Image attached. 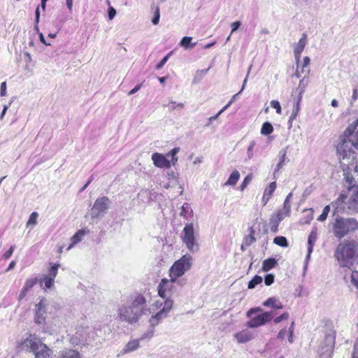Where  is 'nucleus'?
Here are the masks:
<instances>
[{"mask_svg": "<svg viewBox=\"0 0 358 358\" xmlns=\"http://www.w3.org/2000/svg\"><path fill=\"white\" fill-rule=\"evenodd\" d=\"M287 331L285 329H282L277 335V338L282 340L285 338Z\"/></svg>", "mask_w": 358, "mask_h": 358, "instance_id": "60", "label": "nucleus"}, {"mask_svg": "<svg viewBox=\"0 0 358 358\" xmlns=\"http://www.w3.org/2000/svg\"><path fill=\"white\" fill-rule=\"evenodd\" d=\"M145 299L141 294L129 296L126 301H122L118 308V318L122 322L129 324L137 322L141 317L146 315Z\"/></svg>", "mask_w": 358, "mask_h": 358, "instance_id": "1", "label": "nucleus"}, {"mask_svg": "<svg viewBox=\"0 0 358 358\" xmlns=\"http://www.w3.org/2000/svg\"><path fill=\"white\" fill-rule=\"evenodd\" d=\"M193 215V210L191 206L188 203H185L181 207L180 215L185 218L192 217Z\"/></svg>", "mask_w": 358, "mask_h": 358, "instance_id": "29", "label": "nucleus"}, {"mask_svg": "<svg viewBox=\"0 0 358 358\" xmlns=\"http://www.w3.org/2000/svg\"><path fill=\"white\" fill-rule=\"evenodd\" d=\"M273 243L282 248H287L289 245L287 238L282 236L275 237L273 239Z\"/></svg>", "mask_w": 358, "mask_h": 358, "instance_id": "35", "label": "nucleus"}, {"mask_svg": "<svg viewBox=\"0 0 358 358\" xmlns=\"http://www.w3.org/2000/svg\"><path fill=\"white\" fill-rule=\"evenodd\" d=\"M277 264V259L273 257H270L263 261L262 268L264 271H268L275 267Z\"/></svg>", "mask_w": 358, "mask_h": 358, "instance_id": "25", "label": "nucleus"}, {"mask_svg": "<svg viewBox=\"0 0 358 358\" xmlns=\"http://www.w3.org/2000/svg\"><path fill=\"white\" fill-rule=\"evenodd\" d=\"M89 232V230H86L84 229H79L76 232V234L71 237V244L68 247V250L71 249L74 245L80 242L84 236Z\"/></svg>", "mask_w": 358, "mask_h": 358, "instance_id": "22", "label": "nucleus"}, {"mask_svg": "<svg viewBox=\"0 0 358 358\" xmlns=\"http://www.w3.org/2000/svg\"><path fill=\"white\" fill-rule=\"evenodd\" d=\"M334 208L332 220L329 223L334 236L341 240L358 230V221L354 217H344Z\"/></svg>", "mask_w": 358, "mask_h": 358, "instance_id": "5", "label": "nucleus"}, {"mask_svg": "<svg viewBox=\"0 0 358 358\" xmlns=\"http://www.w3.org/2000/svg\"><path fill=\"white\" fill-rule=\"evenodd\" d=\"M286 157H287V150L286 149H282L281 150L279 151V153H278L279 161H278V164H276V166L274 169L273 173L274 179H277L278 178L279 171L281 169H282V167L285 164Z\"/></svg>", "mask_w": 358, "mask_h": 358, "instance_id": "20", "label": "nucleus"}, {"mask_svg": "<svg viewBox=\"0 0 358 358\" xmlns=\"http://www.w3.org/2000/svg\"><path fill=\"white\" fill-rule=\"evenodd\" d=\"M173 301L172 299H166L164 301L163 308L157 313L153 315L150 320V326L155 327L159 323L168 316V313L172 309Z\"/></svg>", "mask_w": 358, "mask_h": 358, "instance_id": "12", "label": "nucleus"}, {"mask_svg": "<svg viewBox=\"0 0 358 358\" xmlns=\"http://www.w3.org/2000/svg\"><path fill=\"white\" fill-rule=\"evenodd\" d=\"M192 37L184 36L180 42V45L185 50L193 48L196 45V43H192Z\"/></svg>", "mask_w": 358, "mask_h": 358, "instance_id": "27", "label": "nucleus"}, {"mask_svg": "<svg viewBox=\"0 0 358 358\" xmlns=\"http://www.w3.org/2000/svg\"><path fill=\"white\" fill-rule=\"evenodd\" d=\"M192 259L191 255H185L174 262L169 269V275L173 281H177L178 278H180L186 271L190 269Z\"/></svg>", "mask_w": 358, "mask_h": 358, "instance_id": "9", "label": "nucleus"}, {"mask_svg": "<svg viewBox=\"0 0 358 358\" xmlns=\"http://www.w3.org/2000/svg\"><path fill=\"white\" fill-rule=\"evenodd\" d=\"M358 151V119L350 124L341 136L336 146V153L340 160L349 159Z\"/></svg>", "mask_w": 358, "mask_h": 358, "instance_id": "2", "label": "nucleus"}, {"mask_svg": "<svg viewBox=\"0 0 358 358\" xmlns=\"http://www.w3.org/2000/svg\"><path fill=\"white\" fill-rule=\"evenodd\" d=\"M228 108V106H224L216 115L211 116L208 120L209 122L206 124V126H208L210 124V122L215 120L225 110Z\"/></svg>", "mask_w": 358, "mask_h": 358, "instance_id": "51", "label": "nucleus"}, {"mask_svg": "<svg viewBox=\"0 0 358 358\" xmlns=\"http://www.w3.org/2000/svg\"><path fill=\"white\" fill-rule=\"evenodd\" d=\"M303 89H301V92H299V97L294 104L292 112L290 115L291 120H295L296 116L298 115V113H299V111L300 109L299 105H300V102L301 100V94L303 93Z\"/></svg>", "mask_w": 358, "mask_h": 358, "instance_id": "26", "label": "nucleus"}, {"mask_svg": "<svg viewBox=\"0 0 358 358\" xmlns=\"http://www.w3.org/2000/svg\"><path fill=\"white\" fill-rule=\"evenodd\" d=\"M292 196V193L290 192L286 197L284 203H283V210L285 215H289L291 210V204H290V199Z\"/></svg>", "mask_w": 358, "mask_h": 358, "instance_id": "36", "label": "nucleus"}, {"mask_svg": "<svg viewBox=\"0 0 358 358\" xmlns=\"http://www.w3.org/2000/svg\"><path fill=\"white\" fill-rule=\"evenodd\" d=\"M28 291L29 290L26 289L24 287H22L18 296L19 301H21L23 298L25 297V296L27 294Z\"/></svg>", "mask_w": 358, "mask_h": 358, "instance_id": "58", "label": "nucleus"}, {"mask_svg": "<svg viewBox=\"0 0 358 358\" xmlns=\"http://www.w3.org/2000/svg\"><path fill=\"white\" fill-rule=\"evenodd\" d=\"M251 180V178L250 176H247L243 181L242 182L241 185V189H244V188L246 187V186L248 185V182Z\"/></svg>", "mask_w": 358, "mask_h": 358, "instance_id": "56", "label": "nucleus"}, {"mask_svg": "<svg viewBox=\"0 0 358 358\" xmlns=\"http://www.w3.org/2000/svg\"><path fill=\"white\" fill-rule=\"evenodd\" d=\"M62 358H81L80 353L75 350L65 349L62 352Z\"/></svg>", "mask_w": 358, "mask_h": 358, "instance_id": "28", "label": "nucleus"}, {"mask_svg": "<svg viewBox=\"0 0 358 358\" xmlns=\"http://www.w3.org/2000/svg\"><path fill=\"white\" fill-rule=\"evenodd\" d=\"M271 106L272 108H273L274 109H275L276 110V113L278 114H281L282 113V108H281V106H280V103L278 101H276V100H272L271 101Z\"/></svg>", "mask_w": 358, "mask_h": 358, "instance_id": "49", "label": "nucleus"}, {"mask_svg": "<svg viewBox=\"0 0 358 358\" xmlns=\"http://www.w3.org/2000/svg\"><path fill=\"white\" fill-rule=\"evenodd\" d=\"M155 333V327L150 326V329L141 336V340L145 338H150L153 336Z\"/></svg>", "mask_w": 358, "mask_h": 358, "instance_id": "48", "label": "nucleus"}, {"mask_svg": "<svg viewBox=\"0 0 358 358\" xmlns=\"http://www.w3.org/2000/svg\"><path fill=\"white\" fill-rule=\"evenodd\" d=\"M263 278L258 275H255L248 282V288L254 289L257 285L262 282Z\"/></svg>", "mask_w": 358, "mask_h": 358, "instance_id": "33", "label": "nucleus"}, {"mask_svg": "<svg viewBox=\"0 0 358 358\" xmlns=\"http://www.w3.org/2000/svg\"><path fill=\"white\" fill-rule=\"evenodd\" d=\"M87 329H82L81 330H78L76 331L75 335L71 338V342L73 345H88L87 336Z\"/></svg>", "mask_w": 358, "mask_h": 358, "instance_id": "17", "label": "nucleus"}, {"mask_svg": "<svg viewBox=\"0 0 358 358\" xmlns=\"http://www.w3.org/2000/svg\"><path fill=\"white\" fill-rule=\"evenodd\" d=\"M186 283H187V280L186 279H185V278H182V279L178 278L177 279V282H174L173 285L174 284H177V285H178L182 287V286L185 285Z\"/></svg>", "mask_w": 358, "mask_h": 358, "instance_id": "62", "label": "nucleus"}, {"mask_svg": "<svg viewBox=\"0 0 358 358\" xmlns=\"http://www.w3.org/2000/svg\"><path fill=\"white\" fill-rule=\"evenodd\" d=\"M160 17L159 8L158 6L155 7L154 10V15L152 19L151 22H159Z\"/></svg>", "mask_w": 358, "mask_h": 358, "instance_id": "53", "label": "nucleus"}, {"mask_svg": "<svg viewBox=\"0 0 358 358\" xmlns=\"http://www.w3.org/2000/svg\"><path fill=\"white\" fill-rule=\"evenodd\" d=\"M54 280L55 278L52 277L45 275L43 277L42 282L44 283L45 288L50 289L53 285Z\"/></svg>", "mask_w": 358, "mask_h": 358, "instance_id": "42", "label": "nucleus"}, {"mask_svg": "<svg viewBox=\"0 0 358 358\" xmlns=\"http://www.w3.org/2000/svg\"><path fill=\"white\" fill-rule=\"evenodd\" d=\"M139 347L138 340L130 341L125 346L124 352L127 353L136 350Z\"/></svg>", "mask_w": 358, "mask_h": 358, "instance_id": "32", "label": "nucleus"}, {"mask_svg": "<svg viewBox=\"0 0 358 358\" xmlns=\"http://www.w3.org/2000/svg\"><path fill=\"white\" fill-rule=\"evenodd\" d=\"M340 266L351 268L358 263V243L355 241L340 243L334 252Z\"/></svg>", "mask_w": 358, "mask_h": 358, "instance_id": "4", "label": "nucleus"}, {"mask_svg": "<svg viewBox=\"0 0 358 358\" xmlns=\"http://www.w3.org/2000/svg\"><path fill=\"white\" fill-rule=\"evenodd\" d=\"M115 15H116L115 9L113 8V7H110L108 8V20H112Z\"/></svg>", "mask_w": 358, "mask_h": 358, "instance_id": "55", "label": "nucleus"}, {"mask_svg": "<svg viewBox=\"0 0 358 358\" xmlns=\"http://www.w3.org/2000/svg\"><path fill=\"white\" fill-rule=\"evenodd\" d=\"M344 178L345 180V182L348 184V187L356 185L355 178L350 173L345 171Z\"/></svg>", "mask_w": 358, "mask_h": 358, "instance_id": "39", "label": "nucleus"}, {"mask_svg": "<svg viewBox=\"0 0 358 358\" xmlns=\"http://www.w3.org/2000/svg\"><path fill=\"white\" fill-rule=\"evenodd\" d=\"M255 334L248 329H243L234 334V338L238 343H245L255 338Z\"/></svg>", "mask_w": 358, "mask_h": 358, "instance_id": "18", "label": "nucleus"}, {"mask_svg": "<svg viewBox=\"0 0 358 358\" xmlns=\"http://www.w3.org/2000/svg\"><path fill=\"white\" fill-rule=\"evenodd\" d=\"M167 106L169 107V110H174L176 109V102L171 101Z\"/></svg>", "mask_w": 358, "mask_h": 358, "instance_id": "63", "label": "nucleus"}, {"mask_svg": "<svg viewBox=\"0 0 358 358\" xmlns=\"http://www.w3.org/2000/svg\"><path fill=\"white\" fill-rule=\"evenodd\" d=\"M243 241L246 246L249 247L256 241V238L255 236H252V235H247L244 237Z\"/></svg>", "mask_w": 358, "mask_h": 358, "instance_id": "46", "label": "nucleus"}, {"mask_svg": "<svg viewBox=\"0 0 358 358\" xmlns=\"http://www.w3.org/2000/svg\"><path fill=\"white\" fill-rule=\"evenodd\" d=\"M152 160L155 166L158 168L169 169L171 166V162L166 158L162 154L155 152L152 155Z\"/></svg>", "mask_w": 358, "mask_h": 358, "instance_id": "16", "label": "nucleus"}, {"mask_svg": "<svg viewBox=\"0 0 358 358\" xmlns=\"http://www.w3.org/2000/svg\"><path fill=\"white\" fill-rule=\"evenodd\" d=\"M36 278L27 279L24 285V287L28 290H29L36 284Z\"/></svg>", "mask_w": 358, "mask_h": 358, "instance_id": "47", "label": "nucleus"}, {"mask_svg": "<svg viewBox=\"0 0 358 358\" xmlns=\"http://www.w3.org/2000/svg\"><path fill=\"white\" fill-rule=\"evenodd\" d=\"M142 87V83L136 85L128 93V95H132L136 93Z\"/></svg>", "mask_w": 358, "mask_h": 358, "instance_id": "59", "label": "nucleus"}, {"mask_svg": "<svg viewBox=\"0 0 358 358\" xmlns=\"http://www.w3.org/2000/svg\"><path fill=\"white\" fill-rule=\"evenodd\" d=\"M263 306L266 307H271L275 309H282L283 306L275 297H270L267 299L264 303Z\"/></svg>", "mask_w": 358, "mask_h": 358, "instance_id": "24", "label": "nucleus"}, {"mask_svg": "<svg viewBox=\"0 0 358 358\" xmlns=\"http://www.w3.org/2000/svg\"><path fill=\"white\" fill-rule=\"evenodd\" d=\"M289 317V313L285 312V313H283L282 314H281L280 316L278 317H276L275 318H274V322L275 324H278V323H280V322H282V320H287Z\"/></svg>", "mask_w": 358, "mask_h": 358, "instance_id": "52", "label": "nucleus"}, {"mask_svg": "<svg viewBox=\"0 0 358 358\" xmlns=\"http://www.w3.org/2000/svg\"><path fill=\"white\" fill-rule=\"evenodd\" d=\"M358 98V89L356 87L353 90L352 95V99H351V104H352L353 101H355Z\"/></svg>", "mask_w": 358, "mask_h": 358, "instance_id": "61", "label": "nucleus"}, {"mask_svg": "<svg viewBox=\"0 0 358 358\" xmlns=\"http://www.w3.org/2000/svg\"><path fill=\"white\" fill-rule=\"evenodd\" d=\"M273 131V125L268 122H265L261 128V134L265 136L271 134Z\"/></svg>", "mask_w": 358, "mask_h": 358, "instance_id": "34", "label": "nucleus"}, {"mask_svg": "<svg viewBox=\"0 0 358 358\" xmlns=\"http://www.w3.org/2000/svg\"><path fill=\"white\" fill-rule=\"evenodd\" d=\"M46 305V299L44 298L41 299L36 305L34 322L38 324L44 325L45 324L47 314Z\"/></svg>", "mask_w": 358, "mask_h": 358, "instance_id": "14", "label": "nucleus"}, {"mask_svg": "<svg viewBox=\"0 0 358 358\" xmlns=\"http://www.w3.org/2000/svg\"><path fill=\"white\" fill-rule=\"evenodd\" d=\"M111 205V201L108 196L98 197L92 208L90 216L92 220L99 219L104 216Z\"/></svg>", "mask_w": 358, "mask_h": 358, "instance_id": "10", "label": "nucleus"}, {"mask_svg": "<svg viewBox=\"0 0 358 358\" xmlns=\"http://www.w3.org/2000/svg\"><path fill=\"white\" fill-rule=\"evenodd\" d=\"M38 217V214L36 212H33L27 222V226L33 225L35 226L37 224V218Z\"/></svg>", "mask_w": 358, "mask_h": 358, "instance_id": "41", "label": "nucleus"}, {"mask_svg": "<svg viewBox=\"0 0 358 358\" xmlns=\"http://www.w3.org/2000/svg\"><path fill=\"white\" fill-rule=\"evenodd\" d=\"M262 311V309L261 308H252L247 312V317L251 318L246 322L245 325L248 328H257L263 326L273 319L274 315L273 311L264 312L262 314L252 317L253 314Z\"/></svg>", "mask_w": 358, "mask_h": 358, "instance_id": "7", "label": "nucleus"}, {"mask_svg": "<svg viewBox=\"0 0 358 358\" xmlns=\"http://www.w3.org/2000/svg\"><path fill=\"white\" fill-rule=\"evenodd\" d=\"M317 228H313L309 234L308 238V254L306 256V259L308 260L310 258V254L313 252V247L315 243L317 240Z\"/></svg>", "mask_w": 358, "mask_h": 358, "instance_id": "21", "label": "nucleus"}, {"mask_svg": "<svg viewBox=\"0 0 358 358\" xmlns=\"http://www.w3.org/2000/svg\"><path fill=\"white\" fill-rule=\"evenodd\" d=\"M172 279L168 280L166 278L162 279L157 287V291L159 296L163 299H171L170 298L173 296L172 289L173 287V282Z\"/></svg>", "mask_w": 358, "mask_h": 358, "instance_id": "13", "label": "nucleus"}, {"mask_svg": "<svg viewBox=\"0 0 358 358\" xmlns=\"http://www.w3.org/2000/svg\"><path fill=\"white\" fill-rule=\"evenodd\" d=\"M330 212V206H326L322 212V214L317 217V220L320 222H324L327 220V216Z\"/></svg>", "mask_w": 358, "mask_h": 358, "instance_id": "37", "label": "nucleus"}, {"mask_svg": "<svg viewBox=\"0 0 358 358\" xmlns=\"http://www.w3.org/2000/svg\"><path fill=\"white\" fill-rule=\"evenodd\" d=\"M173 54V51L169 52L166 55H165L162 60L156 65L157 69H161L164 64L167 62L171 55Z\"/></svg>", "mask_w": 358, "mask_h": 358, "instance_id": "43", "label": "nucleus"}, {"mask_svg": "<svg viewBox=\"0 0 358 358\" xmlns=\"http://www.w3.org/2000/svg\"><path fill=\"white\" fill-rule=\"evenodd\" d=\"M307 41V35L306 34L303 33L299 39L297 44L294 45V57L297 62H299L301 58V55L302 52L304 50V48L306 45Z\"/></svg>", "mask_w": 358, "mask_h": 358, "instance_id": "19", "label": "nucleus"}, {"mask_svg": "<svg viewBox=\"0 0 358 358\" xmlns=\"http://www.w3.org/2000/svg\"><path fill=\"white\" fill-rule=\"evenodd\" d=\"M275 280V275L272 273L266 274L264 278V283L266 286L271 285Z\"/></svg>", "mask_w": 358, "mask_h": 358, "instance_id": "45", "label": "nucleus"}, {"mask_svg": "<svg viewBox=\"0 0 358 358\" xmlns=\"http://www.w3.org/2000/svg\"><path fill=\"white\" fill-rule=\"evenodd\" d=\"M337 210L346 214L352 215L358 212V185L348 187L346 192L341 193L331 203Z\"/></svg>", "mask_w": 358, "mask_h": 358, "instance_id": "3", "label": "nucleus"}, {"mask_svg": "<svg viewBox=\"0 0 358 358\" xmlns=\"http://www.w3.org/2000/svg\"><path fill=\"white\" fill-rule=\"evenodd\" d=\"M34 31H36V34H37L38 35V37H39V40L40 41L45 45H50L51 43L48 42L45 37H44V35L43 33L40 32L39 31V29H38V24H36L35 26H34Z\"/></svg>", "mask_w": 358, "mask_h": 358, "instance_id": "38", "label": "nucleus"}, {"mask_svg": "<svg viewBox=\"0 0 358 358\" xmlns=\"http://www.w3.org/2000/svg\"><path fill=\"white\" fill-rule=\"evenodd\" d=\"M286 216L288 215H285L284 211L281 210L271 215L269 219V226L272 232L277 233L278 231L279 224Z\"/></svg>", "mask_w": 358, "mask_h": 358, "instance_id": "15", "label": "nucleus"}, {"mask_svg": "<svg viewBox=\"0 0 358 358\" xmlns=\"http://www.w3.org/2000/svg\"><path fill=\"white\" fill-rule=\"evenodd\" d=\"M276 189V182L275 181L271 182L267 188L264 190L262 197V202L266 205L271 196L273 195L275 189Z\"/></svg>", "mask_w": 358, "mask_h": 358, "instance_id": "23", "label": "nucleus"}, {"mask_svg": "<svg viewBox=\"0 0 358 358\" xmlns=\"http://www.w3.org/2000/svg\"><path fill=\"white\" fill-rule=\"evenodd\" d=\"M182 232L183 235L182 236V239L188 250L191 252H197L199 250V245L195 241L193 224L189 223L186 224Z\"/></svg>", "mask_w": 358, "mask_h": 358, "instance_id": "11", "label": "nucleus"}, {"mask_svg": "<svg viewBox=\"0 0 358 358\" xmlns=\"http://www.w3.org/2000/svg\"><path fill=\"white\" fill-rule=\"evenodd\" d=\"M252 69V65L250 66L249 69H248V73H247V75L243 80V85H242V87L241 89V90L236 93V94H234L231 99L229 101V102L226 105V106H228V108L230 106V105L233 103V101L236 99V98L240 95L242 92L244 90L245 87V85L247 83V81H248V76H249V73H250V71Z\"/></svg>", "mask_w": 358, "mask_h": 358, "instance_id": "31", "label": "nucleus"}, {"mask_svg": "<svg viewBox=\"0 0 358 358\" xmlns=\"http://www.w3.org/2000/svg\"><path fill=\"white\" fill-rule=\"evenodd\" d=\"M180 148H173L169 153L167 154V156L171 157V163L175 165V164L178 161V158L176 157V155L179 152Z\"/></svg>", "mask_w": 358, "mask_h": 358, "instance_id": "40", "label": "nucleus"}, {"mask_svg": "<svg viewBox=\"0 0 358 358\" xmlns=\"http://www.w3.org/2000/svg\"><path fill=\"white\" fill-rule=\"evenodd\" d=\"M353 350H354L353 358H355V355L358 354V338H357V340L356 341V342H355V343L354 345Z\"/></svg>", "mask_w": 358, "mask_h": 358, "instance_id": "64", "label": "nucleus"}, {"mask_svg": "<svg viewBox=\"0 0 358 358\" xmlns=\"http://www.w3.org/2000/svg\"><path fill=\"white\" fill-rule=\"evenodd\" d=\"M322 332L324 336L320 343L317 352L321 357L331 358L334 353L336 336L332 322H327Z\"/></svg>", "mask_w": 358, "mask_h": 358, "instance_id": "6", "label": "nucleus"}, {"mask_svg": "<svg viewBox=\"0 0 358 358\" xmlns=\"http://www.w3.org/2000/svg\"><path fill=\"white\" fill-rule=\"evenodd\" d=\"M240 178V173L237 170L234 171L229 176L228 180L225 182V185H235Z\"/></svg>", "mask_w": 358, "mask_h": 358, "instance_id": "30", "label": "nucleus"}, {"mask_svg": "<svg viewBox=\"0 0 358 358\" xmlns=\"http://www.w3.org/2000/svg\"><path fill=\"white\" fill-rule=\"evenodd\" d=\"M6 94V83L3 82L1 84V89H0V96H4Z\"/></svg>", "mask_w": 358, "mask_h": 358, "instance_id": "57", "label": "nucleus"}, {"mask_svg": "<svg viewBox=\"0 0 358 358\" xmlns=\"http://www.w3.org/2000/svg\"><path fill=\"white\" fill-rule=\"evenodd\" d=\"M255 145H256L255 141H250V145L247 148V157H248V159H251L254 157L253 149H254Z\"/></svg>", "mask_w": 358, "mask_h": 358, "instance_id": "44", "label": "nucleus"}, {"mask_svg": "<svg viewBox=\"0 0 358 358\" xmlns=\"http://www.w3.org/2000/svg\"><path fill=\"white\" fill-rule=\"evenodd\" d=\"M15 245H11L10 247V248L4 253L3 258L5 259H9L12 256V255H13V252L15 250Z\"/></svg>", "mask_w": 358, "mask_h": 358, "instance_id": "54", "label": "nucleus"}, {"mask_svg": "<svg viewBox=\"0 0 358 358\" xmlns=\"http://www.w3.org/2000/svg\"><path fill=\"white\" fill-rule=\"evenodd\" d=\"M58 268H59V264H55L52 265L50 267V268L49 269L48 276L52 277L53 278H55L57 274Z\"/></svg>", "mask_w": 358, "mask_h": 358, "instance_id": "50", "label": "nucleus"}, {"mask_svg": "<svg viewBox=\"0 0 358 358\" xmlns=\"http://www.w3.org/2000/svg\"><path fill=\"white\" fill-rule=\"evenodd\" d=\"M24 343L34 353L36 358H48L52 354V350L41 343L34 334H29Z\"/></svg>", "mask_w": 358, "mask_h": 358, "instance_id": "8", "label": "nucleus"}]
</instances>
